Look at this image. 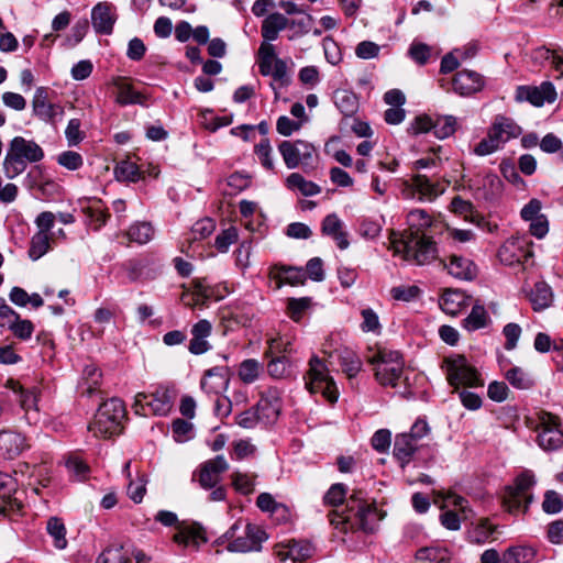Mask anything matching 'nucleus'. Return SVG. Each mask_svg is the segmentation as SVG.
Segmentation results:
<instances>
[{
  "label": "nucleus",
  "instance_id": "44",
  "mask_svg": "<svg viewBox=\"0 0 563 563\" xmlns=\"http://www.w3.org/2000/svg\"><path fill=\"white\" fill-rule=\"evenodd\" d=\"M496 530L497 526L493 525L487 518H482L470 531V541L475 544H484L492 539Z\"/></svg>",
  "mask_w": 563,
  "mask_h": 563
},
{
  "label": "nucleus",
  "instance_id": "51",
  "mask_svg": "<svg viewBox=\"0 0 563 563\" xmlns=\"http://www.w3.org/2000/svg\"><path fill=\"white\" fill-rule=\"evenodd\" d=\"M51 236L44 232H36L30 243L29 256L33 261H37L45 255L51 249Z\"/></svg>",
  "mask_w": 563,
  "mask_h": 563
},
{
  "label": "nucleus",
  "instance_id": "49",
  "mask_svg": "<svg viewBox=\"0 0 563 563\" xmlns=\"http://www.w3.org/2000/svg\"><path fill=\"white\" fill-rule=\"evenodd\" d=\"M457 128V119L453 115H435L433 118V133L440 139L453 135Z\"/></svg>",
  "mask_w": 563,
  "mask_h": 563
},
{
  "label": "nucleus",
  "instance_id": "1",
  "mask_svg": "<svg viewBox=\"0 0 563 563\" xmlns=\"http://www.w3.org/2000/svg\"><path fill=\"white\" fill-rule=\"evenodd\" d=\"M330 523L342 532L360 529L373 532L384 514L377 509L374 501H368L362 490H353L344 510H332L328 515Z\"/></svg>",
  "mask_w": 563,
  "mask_h": 563
},
{
  "label": "nucleus",
  "instance_id": "40",
  "mask_svg": "<svg viewBox=\"0 0 563 563\" xmlns=\"http://www.w3.org/2000/svg\"><path fill=\"white\" fill-rule=\"evenodd\" d=\"M225 372L227 368L223 366H214L206 371L201 379V388L208 393L218 394L228 384Z\"/></svg>",
  "mask_w": 563,
  "mask_h": 563
},
{
  "label": "nucleus",
  "instance_id": "58",
  "mask_svg": "<svg viewBox=\"0 0 563 563\" xmlns=\"http://www.w3.org/2000/svg\"><path fill=\"white\" fill-rule=\"evenodd\" d=\"M101 383V372L95 365H88L84 369L82 393L92 395Z\"/></svg>",
  "mask_w": 563,
  "mask_h": 563
},
{
  "label": "nucleus",
  "instance_id": "10",
  "mask_svg": "<svg viewBox=\"0 0 563 563\" xmlns=\"http://www.w3.org/2000/svg\"><path fill=\"white\" fill-rule=\"evenodd\" d=\"M449 184L450 181L445 179L443 181H432L426 175L417 174L410 180L405 181L406 189L404 194L411 198L417 196L421 201H433L444 194Z\"/></svg>",
  "mask_w": 563,
  "mask_h": 563
},
{
  "label": "nucleus",
  "instance_id": "24",
  "mask_svg": "<svg viewBox=\"0 0 563 563\" xmlns=\"http://www.w3.org/2000/svg\"><path fill=\"white\" fill-rule=\"evenodd\" d=\"M470 187L484 199H492L500 194L501 180L494 173L477 174L471 179Z\"/></svg>",
  "mask_w": 563,
  "mask_h": 563
},
{
  "label": "nucleus",
  "instance_id": "31",
  "mask_svg": "<svg viewBox=\"0 0 563 563\" xmlns=\"http://www.w3.org/2000/svg\"><path fill=\"white\" fill-rule=\"evenodd\" d=\"M91 21L98 33L110 34L115 22L114 9L108 3H98L92 9Z\"/></svg>",
  "mask_w": 563,
  "mask_h": 563
},
{
  "label": "nucleus",
  "instance_id": "30",
  "mask_svg": "<svg viewBox=\"0 0 563 563\" xmlns=\"http://www.w3.org/2000/svg\"><path fill=\"white\" fill-rule=\"evenodd\" d=\"M112 84L118 90L115 101L119 104L128 106L145 103L146 97L142 92L135 90L128 78L117 77L113 79Z\"/></svg>",
  "mask_w": 563,
  "mask_h": 563
},
{
  "label": "nucleus",
  "instance_id": "55",
  "mask_svg": "<svg viewBox=\"0 0 563 563\" xmlns=\"http://www.w3.org/2000/svg\"><path fill=\"white\" fill-rule=\"evenodd\" d=\"M334 103L338 109L345 115L354 113L357 108V99L355 95L347 90L335 91Z\"/></svg>",
  "mask_w": 563,
  "mask_h": 563
},
{
  "label": "nucleus",
  "instance_id": "35",
  "mask_svg": "<svg viewBox=\"0 0 563 563\" xmlns=\"http://www.w3.org/2000/svg\"><path fill=\"white\" fill-rule=\"evenodd\" d=\"M264 373V366L255 358H245L236 367V375L241 383L251 385L257 382Z\"/></svg>",
  "mask_w": 563,
  "mask_h": 563
},
{
  "label": "nucleus",
  "instance_id": "28",
  "mask_svg": "<svg viewBox=\"0 0 563 563\" xmlns=\"http://www.w3.org/2000/svg\"><path fill=\"white\" fill-rule=\"evenodd\" d=\"M470 299L462 290L448 289L440 298V307L446 314L457 316L470 306Z\"/></svg>",
  "mask_w": 563,
  "mask_h": 563
},
{
  "label": "nucleus",
  "instance_id": "25",
  "mask_svg": "<svg viewBox=\"0 0 563 563\" xmlns=\"http://www.w3.org/2000/svg\"><path fill=\"white\" fill-rule=\"evenodd\" d=\"M489 134L503 146L521 134V128L510 118L497 115L488 129Z\"/></svg>",
  "mask_w": 563,
  "mask_h": 563
},
{
  "label": "nucleus",
  "instance_id": "50",
  "mask_svg": "<svg viewBox=\"0 0 563 563\" xmlns=\"http://www.w3.org/2000/svg\"><path fill=\"white\" fill-rule=\"evenodd\" d=\"M46 530L47 533L53 538L56 549L63 550L67 547L66 527L59 518H49L46 523Z\"/></svg>",
  "mask_w": 563,
  "mask_h": 563
},
{
  "label": "nucleus",
  "instance_id": "42",
  "mask_svg": "<svg viewBox=\"0 0 563 563\" xmlns=\"http://www.w3.org/2000/svg\"><path fill=\"white\" fill-rule=\"evenodd\" d=\"M257 407L260 416L264 418L267 422H277L279 415L282 412V401L277 396H273L271 395V393H267L261 398Z\"/></svg>",
  "mask_w": 563,
  "mask_h": 563
},
{
  "label": "nucleus",
  "instance_id": "47",
  "mask_svg": "<svg viewBox=\"0 0 563 563\" xmlns=\"http://www.w3.org/2000/svg\"><path fill=\"white\" fill-rule=\"evenodd\" d=\"M536 550L528 545L510 547L504 553V563H531L536 556Z\"/></svg>",
  "mask_w": 563,
  "mask_h": 563
},
{
  "label": "nucleus",
  "instance_id": "26",
  "mask_svg": "<svg viewBox=\"0 0 563 563\" xmlns=\"http://www.w3.org/2000/svg\"><path fill=\"white\" fill-rule=\"evenodd\" d=\"M211 332L212 324L208 320L201 319L196 322L191 328V340L188 346L190 353L199 355L209 351L211 345L208 342V338L211 335Z\"/></svg>",
  "mask_w": 563,
  "mask_h": 563
},
{
  "label": "nucleus",
  "instance_id": "48",
  "mask_svg": "<svg viewBox=\"0 0 563 563\" xmlns=\"http://www.w3.org/2000/svg\"><path fill=\"white\" fill-rule=\"evenodd\" d=\"M257 475L254 473L233 472L231 482L233 488L242 494L250 495L255 490Z\"/></svg>",
  "mask_w": 563,
  "mask_h": 563
},
{
  "label": "nucleus",
  "instance_id": "7",
  "mask_svg": "<svg viewBox=\"0 0 563 563\" xmlns=\"http://www.w3.org/2000/svg\"><path fill=\"white\" fill-rule=\"evenodd\" d=\"M306 386L310 393H321L331 404L336 402L339 390L324 362L317 356L310 358Z\"/></svg>",
  "mask_w": 563,
  "mask_h": 563
},
{
  "label": "nucleus",
  "instance_id": "15",
  "mask_svg": "<svg viewBox=\"0 0 563 563\" xmlns=\"http://www.w3.org/2000/svg\"><path fill=\"white\" fill-rule=\"evenodd\" d=\"M224 297V291L219 287L210 286L205 278L194 279L190 287L183 294V301L189 307L206 306L209 300H220Z\"/></svg>",
  "mask_w": 563,
  "mask_h": 563
},
{
  "label": "nucleus",
  "instance_id": "23",
  "mask_svg": "<svg viewBox=\"0 0 563 563\" xmlns=\"http://www.w3.org/2000/svg\"><path fill=\"white\" fill-rule=\"evenodd\" d=\"M453 89L461 96H471L481 91L485 85L481 74L473 70H460L453 78Z\"/></svg>",
  "mask_w": 563,
  "mask_h": 563
},
{
  "label": "nucleus",
  "instance_id": "32",
  "mask_svg": "<svg viewBox=\"0 0 563 563\" xmlns=\"http://www.w3.org/2000/svg\"><path fill=\"white\" fill-rule=\"evenodd\" d=\"M15 483L7 474L0 473V500H2L1 510L14 512L22 508L21 501L14 496Z\"/></svg>",
  "mask_w": 563,
  "mask_h": 563
},
{
  "label": "nucleus",
  "instance_id": "19",
  "mask_svg": "<svg viewBox=\"0 0 563 563\" xmlns=\"http://www.w3.org/2000/svg\"><path fill=\"white\" fill-rule=\"evenodd\" d=\"M27 449L30 443L22 432L11 428L0 430V459L14 460Z\"/></svg>",
  "mask_w": 563,
  "mask_h": 563
},
{
  "label": "nucleus",
  "instance_id": "6",
  "mask_svg": "<svg viewBox=\"0 0 563 563\" xmlns=\"http://www.w3.org/2000/svg\"><path fill=\"white\" fill-rule=\"evenodd\" d=\"M174 391L166 386H158L153 393H139L135 396L133 410L136 415L147 417L166 416L173 408Z\"/></svg>",
  "mask_w": 563,
  "mask_h": 563
},
{
  "label": "nucleus",
  "instance_id": "13",
  "mask_svg": "<svg viewBox=\"0 0 563 563\" xmlns=\"http://www.w3.org/2000/svg\"><path fill=\"white\" fill-rule=\"evenodd\" d=\"M532 242L523 236H511L507 239L498 250V257L505 265L523 264L532 257Z\"/></svg>",
  "mask_w": 563,
  "mask_h": 563
},
{
  "label": "nucleus",
  "instance_id": "53",
  "mask_svg": "<svg viewBox=\"0 0 563 563\" xmlns=\"http://www.w3.org/2000/svg\"><path fill=\"white\" fill-rule=\"evenodd\" d=\"M126 235L130 241L139 244H145L150 242L154 236V229L147 222H139L130 227Z\"/></svg>",
  "mask_w": 563,
  "mask_h": 563
},
{
  "label": "nucleus",
  "instance_id": "4",
  "mask_svg": "<svg viewBox=\"0 0 563 563\" xmlns=\"http://www.w3.org/2000/svg\"><path fill=\"white\" fill-rule=\"evenodd\" d=\"M125 417V407L121 399L111 398L100 405L89 431L95 437L110 438L121 432V422Z\"/></svg>",
  "mask_w": 563,
  "mask_h": 563
},
{
  "label": "nucleus",
  "instance_id": "34",
  "mask_svg": "<svg viewBox=\"0 0 563 563\" xmlns=\"http://www.w3.org/2000/svg\"><path fill=\"white\" fill-rule=\"evenodd\" d=\"M313 547L303 540H289L284 545V560H291L294 563H305L311 558Z\"/></svg>",
  "mask_w": 563,
  "mask_h": 563
},
{
  "label": "nucleus",
  "instance_id": "8",
  "mask_svg": "<svg viewBox=\"0 0 563 563\" xmlns=\"http://www.w3.org/2000/svg\"><path fill=\"white\" fill-rule=\"evenodd\" d=\"M536 479L531 471H525L518 475L514 485L506 487L503 496V504L507 511L516 512L522 509L527 511L530 503L532 501V495L529 489L534 485Z\"/></svg>",
  "mask_w": 563,
  "mask_h": 563
},
{
  "label": "nucleus",
  "instance_id": "54",
  "mask_svg": "<svg viewBox=\"0 0 563 563\" xmlns=\"http://www.w3.org/2000/svg\"><path fill=\"white\" fill-rule=\"evenodd\" d=\"M340 364L349 378L355 377L362 368L361 360L353 351L350 350L341 352Z\"/></svg>",
  "mask_w": 563,
  "mask_h": 563
},
{
  "label": "nucleus",
  "instance_id": "64",
  "mask_svg": "<svg viewBox=\"0 0 563 563\" xmlns=\"http://www.w3.org/2000/svg\"><path fill=\"white\" fill-rule=\"evenodd\" d=\"M238 241V229L233 225L222 230L216 238L214 245L218 251L227 252L231 244Z\"/></svg>",
  "mask_w": 563,
  "mask_h": 563
},
{
  "label": "nucleus",
  "instance_id": "41",
  "mask_svg": "<svg viewBox=\"0 0 563 563\" xmlns=\"http://www.w3.org/2000/svg\"><path fill=\"white\" fill-rule=\"evenodd\" d=\"M418 450V443L410 439V437L400 433L396 437L394 443V455L401 463L404 467L409 463L411 456Z\"/></svg>",
  "mask_w": 563,
  "mask_h": 563
},
{
  "label": "nucleus",
  "instance_id": "33",
  "mask_svg": "<svg viewBox=\"0 0 563 563\" xmlns=\"http://www.w3.org/2000/svg\"><path fill=\"white\" fill-rule=\"evenodd\" d=\"M10 146L30 163L40 162L44 157V152L37 143L25 140L22 136H15L11 141Z\"/></svg>",
  "mask_w": 563,
  "mask_h": 563
},
{
  "label": "nucleus",
  "instance_id": "5",
  "mask_svg": "<svg viewBox=\"0 0 563 563\" xmlns=\"http://www.w3.org/2000/svg\"><path fill=\"white\" fill-rule=\"evenodd\" d=\"M368 362L375 366V377L383 386L396 387L404 373V360L397 351L378 350Z\"/></svg>",
  "mask_w": 563,
  "mask_h": 563
},
{
  "label": "nucleus",
  "instance_id": "12",
  "mask_svg": "<svg viewBox=\"0 0 563 563\" xmlns=\"http://www.w3.org/2000/svg\"><path fill=\"white\" fill-rule=\"evenodd\" d=\"M538 443L545 451H555L563 446V432L560 429V419L551 412L539 413Z\"/></svg>",
  "mask_w": 563,
  "mask_h": 563
},
{
  "label": "nucleus",
  "instance_id": "61",
  "mask_svg": "<svg viewBox=\"0 0 563 563\" xmlns=\"http://www.w3.org/2000/svg\"><path fill=\"white\" fill-rule=\"evenodd\" d=\"M66 467L77 481H85L89 475L88 464L77 455L67 459Z\"/></svg>",
  "mask_w": 563,
  "mask_h": 563
},
{
  "label": "nucleus",
  "instance_id": "37",
  "mask_svg": "<svg viewBox=\"0 0 563 563\" xmlns=\"http://www.w3.org/2000/svg\"><path fill=\"white\" fill-rule=\"evenodd\" d=\"M432 217L426 210H411L407 216L408 229L404 234H427L426 230L432 225Z\"/></svg>",
  "mask_w": 563,
  "mask_h": 563
},
{
  "label": "nucleus",
  "instance_id": "29",
  "mask_svg": "<svg viewBox=\"0 0 563 563\" xmlns=\"http://www.w3.org/2000/svg\"><path fill=\"white\" fill-rule=\"evenodd\" d=\"M444 267L450 275L462 280H472L477 275L476 265L470 258L460 255H451Z\"/></svg>",
  "mask_w": 563,
  "mask_h": 563
},
{
  "label": "nucleus",
  "instance_id": "36",
  "mask_svg": "<svg viewBox=\"0 0 563 563\" xmlns=\"http://www.w3.org/2000/svg\"><path fill=\"white\" fill-rule=\"evenodd\" d=\"M323 234L330 235L341 250L349 247L346 233L342 230V222L336 214L332 213L324 218L322 222Z\"/></svg>",
  "mask_w": 563,
  "mask_h": 563
},
{
  "label": "nucleus",
  "instance_id": "11",
  "mask_svg": "<svg viewBox=\"0 0 563 563\" xmlns=\"http://www.w3.org/2000/svg\"><path fill=\"white\" fill-rule=\"evenodd\" d=\"M256 63L263 76H272V88L275 97L278 98V89L282 87V60L278 58L277 48L268 42H262Z\"/></svg>",
  "mask_w": 563,
  "mask_h": 563
},
{
  "label": "nucleus",
  "instance_id": "17",
  "mask_svg": "<svg viewBox=\"0 0 563 563\" xmlns=\"http://www.w3.org/2000/svg\"><path fill=\"white\" fill-rule=\"evenodd\" d=\"M284 32L289 40L308 32L312 18L292 2H284Z\"/></svg>",
  "mask_w": 563,
  "mask_h": 563
},
{
  "label": "nucleus",
  "instance_id": "38",
  "mask_svg": "<svg viewBox=\"0 0 563 563\" xmlns=\"http://www.w3.org/2000/svg\"><path fill=\"white\" fill-rule=\"evenodd\" d=\"M529 301L534 311L547 309L553 301L551 287L544 282L536 283L529 292Z\"/></svg>",
  "mask_w": 563,
  "mask_h": 563
},
{
  "label": "nucleus",
  "instance_id": "62",
  "mask_svg": "<svg viewBox=\"0 0 563 563\" xmlns=\"http://www.w3.org/2000/svg\"><path fill=\"white\" fill-rule=\"evenodd\" d=\"M8 384L10 385L13 391L21 394L20 402L21 407L25 411L36 409L37 395L34 390H23L19 383L14 380H9Z\"/></svg>",
  "mask_w": 563,
  "mask_h": 563
},
{
  "label": "nucleus",
  "instance_id": "45",
  "mask_svg": "<svg viewBox=\"0 0 563 563\" xmlns=\"http://www.w3.org/2000/svg\"><path fill=\"white\" fill-rule=\"evenodd\" d=\"M287 187L292 191H299L302 196H314L321 191L320 187L298 173L290 174L286 179Z\"/></svg>",
  "mask_w": 563,
  "mask_h": 563
},
{
  "label": "nucleus",
  "instance_id": "16",
  "mask_svg": "<svg viewBox=\"0 0 563 563\" xmlns=\"http://www.w3.org/2000/svg\"><path fill=\"white\" fill-rule=\"evenodd\" d=\"M542 202L532 198L520 211L523 221L529 222V232L537 239H543L549 232V220L542 211Z\"/></svg>",
  "mask_w": 563,
  "mask_h": 563
},
{
  "label": "nucleus",
  "instance_id": "27",
  "mask_svg": "<svg viewBox=\"0 0 563 563\" xmlns=\"http://www.w3.org/2000/svg\"><path fill=\"white\" fill-rule=\"evenodd\" d=\"M311 144L297 141L295 143L284 141V162L289 168H295L312 155Z\"/></svg>",
  "mask_w": 563,
  "mask_h": 563
},
{
  "label": "nucleus",
  "instance_id": "2",
  "mask_svg": "<svg viewBox=\"0 0 563 563\" xmlns=\"http://www.w3.org/2000/svg\"><path fill=\"white\" fill-rule=\"evenodd\" d=\"M396 255L416 265H428L438 258V245L428 234H402L401 239L391 241Z\"/></svg>",
  "mask_w": 563,
  "mask_h": 563
},
{
  "label": "nucleus",
  "instance_id": "39",
  "mask_svg": "<svg viewBox=\"0 0 563 563\" xmlns=\"http://www.w3.org/2000/svg\"><path fill=\"white\" fill-rule=\"evenodd\" d=\"M492 322L488 311L483 305L475 303L472 307L470 314L463 319L462 325L468 331H477L488 327Z\"/></svg>",
  "mask_w": 563,
  "mask_h": 563
},
{
  "label": "nucleus",
  "instance_id": "20",
  "mask_svg": "<svg viewBox=\"0 0 563 563\" xmlns=\"http://www.w3.org/2000/svg\"><path fill=\"white\" fill-rule=\"evenodd\" d=\"M173 540L179 547L198 550L208 539L205 529L199 523L180 522L176 527Z\"/></svg>",
  "mask_w": 563,
  "mask_h": 563
},
{
  "label": "nucleus",
  "instance_id": "57",
  "mask_svg": "<svg viewBox=\"0 0 563 563\" xmlns=\"http://www.w3.org/2000/svg\"><path fill=\"white\" fill-rule=\"evenodd\" d=\"M362 322L360 328L363 332H372L376 335L382 333V323L378 314L372 308H365L361 310Z\"/></svg>",
  "mask_w": 563,
  "mask_h": 563
},
{
  "label": "nucleus",
  "instance_id": "3",
  "mask_svg": "<svg viewBox=\"0 0 563 563\" xmlns=\"http://www.w3.org/2000/svg\"><path fill=\"white\" fill-rule=\"evenodd\" d=\"M223 538L228 541V551L245 553L260 551L268 536L262 527L251 522L243 526L239 520L230 527Z\"/></svg>",
  "mask_w": 563,
  "mask_h": 563
},
{
  "label": "nucleus",
  "instance_id": "46",
  "mask_svg": "<svg viewBox=\"0 0 563 563\" xmlns=\"http://www.w3.org/2000/svg\"><path fill=\"white\" fill-rule=\"evenodd\" d=\"M313 305L311 297L288 298L287 313L292 321L300 322Z\"/></svg>",
  "mask_w": 563,
  "mask_h": 563
},
{
  "label": "nucleus",
  "instance_id": "43",
  "mask_svg": "<svg viewBox=\"0 0 563 563\" xmlns=\"http://www.w3.org/2000/svg\"><path fill=\"white\" fill-rule=\"evenodd\" d=\"M26 161L19 155L11 146L3 161V170L9 179H13L26 169Z\"/></svg>",
  "mask_w": 563,
  "mask_h": 563
},
{
  "label": "nucleus",
  "instance_id": "14",
  "mask_svg": "<svg viewBox=\"0 0 563 563\" xmlns=\"http://www.w3.org/2000/svg\"><path fill=\"white\" fill-rule=\"evenodd\" d=\"M33 114L45 123L55 125L64 115V107L48 100L47 89L38 87L32 99Z\"/></svg>",
  "mask_w": 563,
  "mask_h": 563
},
{
  "label": "nucleus",
  "instance_id": "52",
  "mask_svg": "<svg viewBox=\"0 0 563 563\" xmlns=\"http://www.w3.org/2000/svg\"><path fill=\"white\" fill-rule=\"evenodd\" d=\"M115 177L118 180L135 183L141 178L140 168L131 159H124L117 164Z\"/></svg>",
  "mask_w": 563,
  "mask_h": 563
},
{
  "label": "nucleus",
  "instance_id": "60",
  "mask_svg": "<svg viewBox=\"0 0 563 563\" xmlns=\"http://www.w3.org/2000/svg\"><path fill=\"white\" fill-rule=\"evenodd\" d=\"M506 379L518 389H529L533 385V380L520 367H514L506 373Z\"/></svg>",
  "mask_w": 563,
  "mask_h": 563
},
{
  "label": "nucleus",
  "instance_id": "59",
  "mask_svg": "<svg viewBox=\"0 0 563 563\" xmlns=\"http://www.w3.org/2000/svg\"><path fill=\"white\" fill-rule=\"evenodd\" d=\"M96 563H131L122 547H109L98 556Z\"/></svg>",
  "mask_w": 563,
  "mask_h": 563
},
{
  "label": "nucleus",
  "instance_id": "56",
  "mask_svg": "<svg viewBox=\"0 0 563 563\" xmlns=\"http://www.w3.org/2000/svg\"><path fill=\"white\" fill-rule=\"evenodd\" d=\"M282 30V15L273 13L268 15L262 25L263 42L271 43L278 37L279 31Z\"/></svg>",
  "mask_w": 563,
  "mask_h": 563
},
{
  "label": "nucleus",
  "instance_id": "9",
  "mask_svg": "<svg viewBox=\"0 0 563 563\" xmlns=\"http://www.w3.org/2000/svg\"><path fill=\"white\" fill-rule=\"evenodd\" d=\"M448 383L457 389L461 386L478 387L484 382L478 371L463 355L444 360Z\"/></svg>",
  "mask_w": 563,
  "mask_h": 563
},
{
  "label": "nucleus",
  "instance_id": "22",
  "mask_svg": "<svg viewBox=\"0 0 563 563\" xmlns=\"http://www.w3.org/2000/svg\"><path fill=\"white\" fill-rule=\"evenodd\" d=\"M122 271L130 283H143L154 279L157 275V271L148 258L130 260L122 265Z\"/></svg>",
  "mask_w": 563,
  "mask_h": 563
},
{
  "label": "nucleus",
  "instance_id": "63",
  "mask_svg": "<svg viewBox=\"0 0 563 563\" xmlns=\"http://www.w3.org/2000/svg\"><path fill=\"white\" fill-rule=\"evenodd\" d=\"M81 122L79 119H70L65 130V137L69 146L78 145L86 136L81 131Z\"/></svg>",
  "mask_w": 563,
  "mask_h": 563
},
{
  "label": "nucleus",
  "instance_id": "18",
  "mask_svg": "<svg viewBox=\"0 0 563 563\" xmlns=\"http://www.w3.org/2000/svg\"><path fill=\"white\" fill-rule=\"evenodd\" d=\"M515 98L519 102L528 101L534 107H542L556 100V91L552 82L544 81L540 86L517 87Z\"/></svg>",
  "mask_w": 563,
  "mask_h": 563
},
{
  "label": "nucleus",
  "instance_id": "21",
  "mask_svg": "<svg viewBox=\"0 0 563 563\" xmlns=\"http://www.w3.org/2000/svg\"><path fill=\"white\" fill-rule=\"evenodd\" d=\"M229 463L223 455H217L200 465L199 484L206 488H213L220 482L221 474L228 471Z\"/></svg>",
  "mask_w": 563,
  "mask_h": 563
}]
</instances>
